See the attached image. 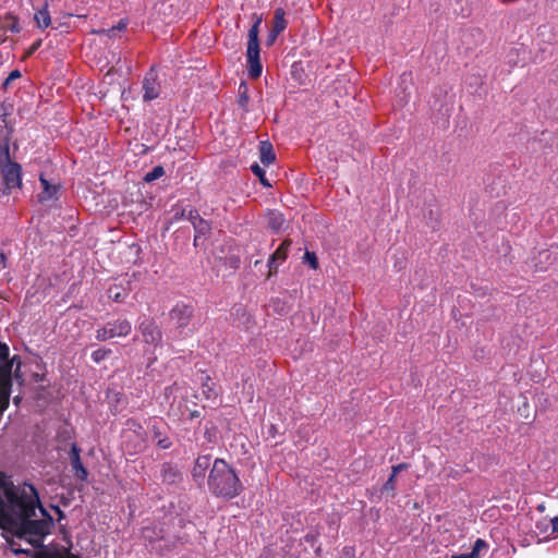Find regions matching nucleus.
<instances>
[{"instance_id":"obj_14","label":"nucleus","mask_w":558,"mask_h":558,"mask_svg":"<svg viewBox=\"0 0 558 558\" xmlns=\"http://www.w3.org/2000/svg\"><path fill=\"white\" fill-rule=\"evenodd\" d=\"M39 180L43 185V192L39 195V199L40 201H49V199L53 198L57 195L59 187L54 184L49 183L48 180H46L43 174L40 175Z\"/></svg>"},{"instance_id":"obj_24","label":"nucleus","mask_w":558,"mask_h":558,"mask_svg":"<svg viewBox=\"0 0 558 558\" xmlns=\"http://www.w3.org/2000/svg\"><path fill=\"white\" fill-rule=\"evenodd\" d=\"M251 169L253 171V173L259 178L260 182L263 185L265 186H270V183L267 181V179L265 178V171L264 169L257 165V163H254L251 166Z\"/></svg>"},{"instance_id":"obj_26","label":"nucleus","mask_w":558,"mask_h":558,"mask_svg":"<svg viewBox=\"0 0 558 558\" xmlns=\"http://www.w3.org/2000/svg\"><path fill=\"white\" fill-rule=\"evenodd\" d=\"M110 353V350L107 349H98L92 353V359L94 362L99 363L104 361Z\"/></svg>"},{"instance_id":"obj_34","label":"nucleus","mask_w":558,"mask_h":558,"mask_svg":"<svg viewBox=\"0 0 558 558\" xmlns=\"http://www.w3.org/2000/svg\"><path fill=\"white\" fill-rule=\"evenodd\" d=\"M13 551L15 554H27L28 549L27 548H13Z\"/></svg>"},{"instance_id":"obj_36","label":"nucleus","mask_w":558,"mask_h":558,"mask_svg":"<svg viewBox=\"0 0 558 558\" xmlns=\"http://www.w3.org/2000/svg\"><path fill=\"white\" fill-rule=\"evenodd\" d=\"M11 133H12V129H8V130H7V132H5V135H4L5 140H8V138H9V136L11 135Z\"/></svg>"},{"instance_id":"obj_9","label":"nucleus","mask_w":558,"mask_h":558,"mask_svg":"<svg viewBox=\"0 0 558 558\" xmlns=\"http://www.w3.org/2000/svg\"><path fill=\"white\" fill-rule=\"evenodd\" d=\"M246 57L248 65V75L253 78L259 77L263 71V66L259 61V50H255V52L247 50Z\"/></svg>"},{"instance_id":"obj_7","label":"nucleus","mask_w":558,"mask_h":558,"mask_svg":"<svg viewBox=\"0 0 558 558\" xmlns=\"http://www.w3.org/2000/svg\"><path fill=\"white\" fill-rule=\"evenodd\" d=\"M33 558H80L64 545H49L37 550Z\"/></svg>"},{"instance_id":"obj_15","label":"nucleus","mask_w":558,"mask_h":558,"mask_svg":"<svg viewBox=\"0 0 558 558\" xmlns=\"http://www.w3.org/2000/svg\"><path fill=\"white\" fill-rule=\"evenodd\" d=\"M288 246L289 244L287 242H283L271 255L269 259L270 269H272L274 267L277 268V266L287 258Z\"/></svg>"},{"instance_id":"obj_19","label":"nucleus","mask_w":558,"mask_h":558,"mask_svg":"<svg viewBox=\"0 0 558 558\" xmlns=\"http://www.w3.org/2000/svg\"><path fill=\"white\" fill-rule=\"evenodd\" d=\"M258 34H259V27L256 25H252L251 29L248 31V41H247V50H251L252 52H255V50H259V44H258Z\"/></svg>"},{"instance_id":"obj_13","label":"nucleus","mask_w":558,"mask_h":558,"mask_svg":"<svg viewBox=\"0 0 558 558\" xmlns=\"http://www.w3.org/2000/svg\"><path fill=\"white\" fill-rule=\"evenodd\" d=\"M210 465V457L202 456L198 457L194 463L192 474L194 478H203L205 476L206 470Z\"/></svg>"},{"instance_id":"obj_28","label":"nucleus","mask_w":558,"mask_h":558,"mask_svg":"<svg viewBox=\"0 0 558 558\" xmlns=\"http://www.w3.org/2000/svg\"><path fill=\"white\" fill-rule=\"evenodd\" d=\"M396 476L393 473L389 476L387 482L384 484L383 489L387 492H393L396 488Z\"/></svg>"},{"instance_id":"obj_37","label":"nucleus","mask_w":558,"mask_h":558,"mask_svg":"<svg viewBox=\"0 0 558 558\" xmlns=\"http://www.w3.org/2000/svg\"><path fill=\"white\" fill-rule=\"evenodd\" d=\"M13 401H14V403H15V404H19V402L21 401V399H20L19 397H15Z\"/></svg>"},{"instance_id":"obj_20","label":"nucleus","mask_w":558,"mask_h":558,"mask_svg":"<svg viewBox=\"0 0 558 558\" xmlns=\"http://www.w3.org/2000/svg\"><path fill=\"white\" fill-rule=\"evenodd\" d=\"M543 524H546V527L543 530L546 533V537H551L558 533V517L551 518L548 522H541L538 527Z\"/></svg>"},{"instance_id":"obj_27","label":"nucleus","mask_w":558,"mask_h":558,"mask_svg":"<svg viewBox=\"0 0 558 558\" xmlns=\"http://www.w3.org/2000/svg\"><path fill=\"white\" fill-rule=\"evenodd\" d=\"M269 223H270L271 228L280 229L281 226L283 225V218L280 214H272V217L270 218Z\"/></svg>"},{"instance_id":"obj_10","label":"nucleus","mask_w":558,"mask_h":558,"mask_svg":"<svg viewBox=\"0 0 558 558\" xmlns=\"http://www.w3.org/2000/svg\"><path fill=\"white\" fill-rule=\"evenodd\" d=\"M71 464L74 471V475L81 481H85L88 473L81 462L80 450L75 445L72 447L71 451Z\"/></svg>"},{"instance_id":"obj_25","label":"nucleus","mask_w":558,"mask_h":558,"mask_svg":"<svg viewBox=\"0 0 558 558\" xmlns=\"http://www.w3.org/2000/svg\"><path fill=\"white\" fill-rule=\"evenodd\" d=\"M159 92L158 88L155 85H145V93H144V99L145 100H151L155 99L158 96Z\"/></svg>"},{"instance_id":"obj_1","label":"nucleus","mask_w":558,"mask_h":558,"mask_svg":"<svg viewBox=\"0 0 558 558\" xmlns=\"http://www.w3.org/2000/svg\"><path fill=\"white\" fill-rule=\"evenodd\" d=\"M36 508L45 512L35 487L27 483L14 485L0 472V525L34 547L43 543L52 526L51 518L31 519Z\"/></svg>"},{"instance_id":"obj_3","label":"nucleus","mask_w":558,"mask_h":558,"mask_svg":"<svg viewBox=\"0 0 558 558\" xmlns=\"http://www.w3.org/2000/svg\"><path fill=\"white\" fill-rule=\"evenodd\" d=\"M132 330V326L126 319H117L109 322L96 331V338L99 341H106L116 337H126Z\"/></svg>"},{"instance_id":"obj_17","label":"nucleus","mask_w":558,"mask_h":558,"mask_svg":"<svg viewBox=\"0 0 558 558\" xmlns=\"http://www.w3.org/2000/svg\"><path fill=\"white\" fill-rule=\"evenodd\" d=\"M192 310L187 306L177 307L172 311L171 317L179 319L180 326H184L187 319L191 317Z\"/></svg>"},{"instance_id":"obj_6","label":"nucleus","mask_w":558,"mask_h":558,"mask_svg":"<svg viewBox=\"0 0 558 558\" xmlns=\"http://www.w3.org/2000/svg\"><path fill=\"white\" fill-rule=\"evenodd\" d=\"M186 210L182 209L180 215L179 213H175L174 218L179 219L180 217L185 216ZM186 218L192 222L194 230H195V238H194V244L198 245V241L202 236H205L210 231L209 223L204 220L202 217H199L198 213L192 208L187 210Z\"/></svg>"},{"instance_id":"obj_22","label":"nucleus","mask_w":558,"mask_h":558,"mask_svg":"<svg viewBox=\"0 0 558 558\" xmlns=\"http://www.w3.org/2000/svg\"><path fill=\"white\" fill-rule=\"evenodd\" d=\"M165 174V170L162 167L160 166H157L155 167L151 171L147 172L145 174V181L146 182H151L154 180H157L159 179L160 177H162Z\"/></svg>"},{"instance_id":"obj_4","label":"nucleus","mask_w":558,"mask_h":558,"mask_svg":"<svg viewBox=\"0 0 558 558\" xmlns=\"http://www.w3.org/2000/svg\"><path fill=\"white\" fill-rule=\"evenodd\" d=\"M558 259V247L551 246L536 252L529 262V265L536 271H546L549 267L555 265Z\"/></svg>"},{"instance_id":"obj_16","label":"nucleus","mask_w":558,"mask_h":558,"mask_svg":"<svg viewBox=\"0 0 558 558\" xmlns=\"http://www.w3.org/2000/svg\"><path fill=\"white\" fill-rule=\"evenodd\" d=\"M47 7L48 5L45 4V7L38 12H36L34 16L37 26L40 28H47L51 23L50 14L48 12Z\"/></svg>"},{"instance_id":"obj_30","label":"nucleus","mask_w":558,"mask_h":558,"mask_svg":"<svg viewBox=\"0 0 558 558\" xmlns=\"http://www.w3.org/2000/svg\"><path fill=\"white\" fill-rule=\"evenodd\" d=\"M305 259L308 262L310 266L313 269H317L318 265H317V259H316V256H315L314 253L306 252L305 253Z\"/></svg>"},{"instance_id":"obj_21","label":"nucleus","mask_w":558,"mask_h":558,"mask_svg":"<svg viewBox=\"0 0 558 558\" xmlns=\"http://www.w3.org/2000/svg\"><path fill=\"white\" fill-rule=\"evenodd\" d=\"M451 2L457 7L454 10L458 11L461 15L465 16L470 13L471 0H451Z\"/></svg>"},{"instance_id":"obj_31","label":"nucleus","mask_w":558,"mask_h":558,"mask_svg":"<svg viewBox=\"0 0 558 558\" xmlns=\"http://www.w3.org/2000/svg\"><path fill=\"white\" fill-rule=\"evenodd\" d=\"M12 24L9 26L10 31L13 33H19L21 31V26L19 21L15 17H11Z\"/></svg>"},{"instance_id":"obj_32","label":"nucleus","mask_w":558,"mask_h":558,"mask_svg":"<svg viewBox=\"0 0 558 558\" xmlns=\"http://www.w3.org/2000/svg\"><path fill=\"white\" fill-rule=\"evenodd\" d=\"M407 468H408V465L405 463H400V464L393 465L391 473L397 475L399 472H401L402 470H405Z\"/></svg>"},{"instance_id":"obj_29","label":"nucleus","mask_w":558,"mask_h":558,"mask_svg":"<svg viewBox=\"0 0 558 558\" xmlns=\"http://www.w3.org/2000/svg\"><path fill=\"white\" fill-rule=\"evenodd\" d=\"M21 76V73L19 70H14L12 71L9 76L5 78L4 83H3V86L4 88H8V86L10 85V83L16 78H19Z\"/></svg>"},{"instance_id":"obj_35","label":"nucleus","mask_w":558,"mask_h":558,"mask_svg":"<svg viewBox=\"0 0 558 558\" xmlns=\"http://www.w3.org/2000/svg\"><path fill=\"white\" fill-rule=\"evenodd\" d=\"M451 558H472L469 554L452 556Z\"/></svg>"},{"instance_id":"obj_18","label":"nucleus","mask_w":558,"mask_h":558,"mask_svg":"<svg viewBox=\"0 0 558 558\" xmlns=\"http://www.w3.org/2000/svg\"><path fill=\"white\" fill-rule=\"evenodd\" d=\"M258 34H259V27L256 25H252L251 29L248 31V41H247V50H251L252 52H255V50H259V44H258Z\"/></svg>"},{"instance_id":"obj_23","label":"nucleus","mask_w":558,"mask_h":558,"mask_svg":"<svg viewBox=\"0 0 558 558\" xmlns=\"http://www.w3.org/2000/svg\"><path fill=\"white\" fill-rule=\"evenodd\" d=\"M487 547L485 541L478 538L475 541L472 551L469 554L472 558H480V554L483 549Z\"/></svg>"},{"instance_id":"obj_12","label":"nucleus","mask_w":558,"mask_h":558,"mask_svg":"<svg viewBox=\"0 0 558 558\" xmlns=\"http://www.w3.org/2000/svg\"><path fill=\"white\" fill-rule=\"evenodd\" d=\"M259 158L262 163L265 166H269L275 161L276 155L274 153L272 145L269 142L265 141L260 143Z\"/></svg>"},{"instance_id":"obj_33","label":"nucleus","mask_w":558,"mask_h":558,"mask_svg":"<svg viewBox=\"0 0 558 558\" xmlns=\"http://www.w3.org/2000/svg\"><path fill=\"white\" fill-rule=\"evenodd\" d=\"M252 20H253V25H256L257 27H259L262 24L263 17H262V15L254 13L252 15Z\"/></svg>"},{"instance_id":"obj_11","label":"nucleus","mask_w":558,"mask_h":558,"mask_svg":"<svg viewBox=\"0 0 558 558\" xmlns=\"http://www.w3.org/2000/svg\"><path fill=\"white\" fill-rule=\"evenodd\" d=\"M142 333L144 341L150 344L157 343L161 339L159 328L153 323L142 325Z\"/></svg>"},{"instance_id":"obj_2","label":"nucleus","mask_w":558,"mask_h":558,"mask_svg":"<svg viewBox=\"0 0 558 558\" xmlns=\"http://www.w3.org/2000/svg\"><path fill=\"white\" fill-rule=\"evenodd\" d=\"M209 490L219 498L232 499L242 490L235 471L222 459H216L208 476Z\"/></svg>"},{"instance_id":"obj_8","label":"nucleus","mask_w":558,"mask_h":558,"mask_svg":"<svg viewBox=\"0 0 558 558\" xmlns=\"http://www.w3.org/2000/svg\"><path fill=\"white\" fill-rule=\"evenodd\" d=\"M286 26L287 22L284 19V11L282 9H277L275 12L272 29L267 38V45H272L277 36L286 28Z\"/></svg>"},{"instance_id":"obj_5","label":"nucleus","mask_w":558,"mask_h":558,"mask_svg":"<svg viewBox=\"0 0 558 558\" xmlns=\"http://www.w3.org/2000/svg\"><path fill=\"white\" fill-rule=\"evenodd\" d=\"M1 173L7 191L11 192L22 186V168L17 162L8 159L1 167Z\"/></svg>"},{"instance_id":"obj_38","label":"nucleus","mask_w":558,"mask_h":558,"mask_svg":"<svg viewBox=\"0 0 558 558\" xmlns=\"http://www.w3.org/2000/svg\"><path fill=\"white\" fill-rule=\"evenodd\" d=\"M124 27H125V25H124V24H120L118 28H119V29H123Z\"/></svg>"}]
</instances>
